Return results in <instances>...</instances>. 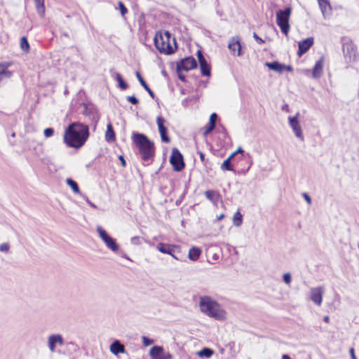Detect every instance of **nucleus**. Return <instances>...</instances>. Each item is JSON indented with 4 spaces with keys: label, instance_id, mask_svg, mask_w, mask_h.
Instances as JSON below:
<instances>
[{
    "label": "nucleus",
    "instance_id": "obj_1",
    "mask_svg": "<svg viewBox=\"0 0 359 359\" xmlns=\"http://www.w3.org/2000/svg\"><path fill=\"white\" fill-rule=\"evenodd\" d=\"M88 137V126L79 122H74L65 129L64 142L69 147L79 149L86 143Z\"/></svg>",
    "mask_w": 359,
    "mask_h": 359
},
{
    "label": "nucleus",
    "instance_id": "obj_2",
    "mask_svg": "<svg viewBox=\"0 0 359 359\" xmlns=\"http://www.w3.org/2000/svg\"><path fill=\"white\" fill-rule=\"evenodd\" d=\"M132 140L144 161H153L155 155V146L154 142L150 140L143 133L133 132Z\"/></svg>",
    "mask_w": 359,
    "mask_h": 359
},
{
    "label": "nucleus",
    "instance_id": "obj_3",
    "mask_svg": "<svg viewBox=\"0 0 359 359\" xmlns=\"http://www.w3.org/2000/svg\"><path fill=\"white\" fill-rule=\"evenodd\" d=\"M199 307L201 311L206 316L216 320L225 318V312L220 305L208 296H203L200 298Z\"/></svg>",
    "mask_w": 359,
    "mask_h": 359
},
{
    "label": "nucleus",
    "instance_id": "obj_4",
    "mask_svg": "<svg viewBox=\"0 0 359 359\" xmlns=\"http://www.w3.org/2000/svg\"><path fill=\"white\" fill-rule=\"evenodd\" d=\"M154 41L156 48L161 53L170 55L177 48L175 39L172 38L168 31L156 33Z\"/></svg>",
    "mask_w": 359,
    "mask_h": 359
},
{
    "label": "nucleus",
    "instance_id": "obj_5",
    "mask_svg": "<svg viewBox=\"0 0 359 359\" xmlns=\"http://www.w3.org/2000/svg\"><path fill=\"white\" fill-rule=\"evenodd\" d=\"M291 12V8L287 7L283 10H278L276 13V23L281 32L285 35L288 34L290 30L289 19Z\"/></svg>",
    "mask_w": 359,
    "mask_h": 359
},
{
    "label": "nucleus",
    "instance_id": "obj_6",
    "mask_svg": "<svg viewBox=\"0 0 359 359\" xmlns=\"http://www.w3.org/2000/svg\"><path fill=\"white\" fill-rule=\"evenodd\" d=\"M170 163L172 165L174 170L177 172L181 171L185 167L183 156L177 148L172 149Z\"/></svg>",
    "mask_w": 359,
    "mask_h": 359
},
{
    "label": "nucleus",
    "instance_id": "obj_7",
    "mask_svg": "<svg viewBox=\"0 0 359 359\" xmlns=\"http://www.w3.org/2000/svg\"><path fill=\"white\" fill-rule=\"evenodd\" d=\"M97 231L100 238L109 249L113 252H116L118 250V245L116 243L115 239L109 236L105 230L100 226H97Z\"/></svg>",
    "mask_w": 359,
    "mask_h": 359
},
{
    "label": "nucleus",
    "instance_id": "obj_8",
    "mask_svg": "<svg viewBox=\"0 0 359 359\" xmlns=\"http://www.w3.org/2000/svg\"><path fill=\"white\" fill-rule=\"evenodd\" d=\"M344 58L348 63L355 62L358 60V55L355 46L351 43H346L343 45Z\"/></svg>",
    "mask_w": 359,
    "mask_h": 359
},
{
    "label": "nucleus",
    "instance_id": "obj_9",
    "mask_svg": "<svg viewBox=\"0 0 359 359\" xmlns=\"http://www.w3.org/2000/svg\"><path fill=\"white\" fill-rule=\"evenodd\" d=\"M197 67V62L194 57H187L182 59L177 64V72L182 70L189 71Z\"/></svg>",
    "mask_w": 359,
    "mask_h": 359
},
{
    "label": "nucleus",
    "instance_id": "obj_10",
    "mask_svg": "<svg viewBox=\"0 0 359 359\" xmlns=\"http://www.w3.org/2000/svg\"><path fill=\"white\" fill-rule=\"evenodd\" d=\"M165 120L161 116L156 118V123L158 126V132L161 135V141L163 142L168 143L170 142V139L168 135V128L164 125Z\"/></svg>",
    "mask_w": 359,
    "mask_h": 359
},
{
    "label": "nucleus",
    "instance_id": "obj_11",
    "mask_svg": "<svg viewBox=\"0 0 359 359\" xmlns=\"http://www.w3.org/2000/svg\"><path fill=\"white\" fill-rule=\"evenodd\" d=\"M64 344L65 341L63 337L60 334H50L48 338V346L51 352H54L55 351L57 345L62 346Z\"/></svg>",
    "mask_w": 359,
    "mask_h": 359
},
{
    "label": "nucleus",
    "instance_id": "obj_12",
    "mask_svg": "<svg viewBox=\"0 0 359 359\" xmlns=\"http://www.w3.org/2000/svg\"><path fill=\"white\" fill-rule=\"evenodd\" d=\"M310 292L311 301L315 304L320 306L323 301V294L324 293L323 287L321 286L312 287L311 288Z\"/></svg>",
    "mask_w": 359,
    "mask_h": 359
},
{
    "label": "nucleus",
    "instance_id": "obj_13",
    "mask_svg": "<svg viewBox=\"0 0 359 359\" xmlns=\"http://www.w3.org/2000/svg\"><path fill=\"white\" fill-rule=\"evenodd\" d=\"M228 48L234 55L241 56V45L240 42V37L238 36H233L231 38Z\"/></svg>",
    "mask_w": 359,
    "mask_h": 359
},
{
    "label": "nucleus",
    "instance_id": "obj_14",
    "mask_svg": "<svg viewBox=\"0 0 359 359\" xmlns=\"http://www.w3.org/2000/svg\"><path fill=\"white\" fill-rule=\"evenodd\" d=\"M198 60L200 65V69L203 76H210V67L204 57L201 50L197 52Z\"/></svg>",
    "mask_w": 359,
    "mask_h": 359
},
{
    "label": "nucleus",
    "instance_id": "obj_15",
    "mask_svg": "<svg viewBox=\"0 0 359 359\" xmlns=\"http://www.w3.org/2000/svg\"><path fill=\"white\" fill-rule=\"evenodd\" d=\"M298 115L299 114H297V115L293 117H289V124L290 127L292 128L295 135L303 141L304 136L302 135L301 126L297 120Z\"/></svg>",
    "mask_w": 359,
    "mask_h": 359
},
{
    "label": "nucleus",
    "instance_id": "obj_16",
    "mask_svg": "<svg viewBox=\"0 0 359 359\" xmlns=\"http://www.w3.org/2000/svg\"><path fill=\"white\" fill-rule=\"evenodd\" d=\"M314 39L313 37H309L304 40H302L298 43V52L299 56H302L306 53L309 49L313 46Z\"/></svg>",
    "mask_w": 359,
    "mask_h": 359
},
{
    "label": "nucleus",
    "instance_id": "obj_17",
    "mask_svg": "<svg viewBox=\"0 0 359 359\" xmlns=\"http://www.w3.org/2000/svg\"><path fill=\"white\" fill-rule=\"evenodd\" d=\"M156 248L163 254H172V252H176V251L178 250L179 247L175 245L159 243L157 244Z\"/></svg>",
    "mask_w": 359,
    "mask_h": 359
},
{
    "label": "nucleus",
    "instance_id": "obj_18",
    "mask_svg": "<svg viewBox=\"0 0 359 359\" xmlns=\"http://www.w3.org/2000/svg\"><path fill=\"white\" fill-rule=\"evenodd\" d=\"M320 8L324 18L331 15L332 6L329 0H318Z\"/></svg>",
    "mask_w": 359,
    "mask_h": 359
},
{
    "label": "nucleus",
    "instance_id": "obj_19",
    "mask_svg": "<svg viewBox=\"0 0 359 359\" xmlns=\"http://www.w3.org/2000/svg\"><path fill=\"white\" fill-rule=\"evenodd\" d=\"M110 351L117 355L119 353H123L126 351L125 346L118 340H115L110 345Z\"/></svg>",
    "mask_w": 359,
    "mask_h": 359
},
{
    "label": "nucleus",
    "instance_id": "obj_20",
    "mask_svg": "<svg viewBox=\"0 0 359 359\" xmlns=\"http://www.w3.org/2000/svg\"><path fill=\"white\" fill-rule=\"evenodd\" d=\"M163 354V348L159 346H153L149 351L151 359H161Z\"/></svg>",
    "mask_w": 359,
    "mask_h": 359
},
{
    "label": "nucleus",
    "instance_id": "obj_21",
    "mask_svg": "<svg viewBox=\"0 0 359 359\" xmlns=\"http://www.w3.org/2000/svg\"><path fill=\"white\" fill-rule=\"evenodd\" d=\"M265 65L269 67V69L275 71L278 73H282L284 71L285 65L280 63L278 61H273L272 62H266Z\"/></svg>",
    "mask_w": 359,
    "mask_h": 359
},
{
    "label": "nucleus",
    "instance_id": "obj_22",
    "mask_svg": "<svg viewBox=\"0 0 359 359\" xmlns=\"http://www.w3.org/2000/svg\"><path fill=\"white\" fill-rule=\"evenodd\" d=\"M323 59L320 58L319 60H318L313 69V76L314 78H319L322 74V70H323Z\"/></svg>",
    "mask_w": 359,
    "mask_h": 359
},
{
    "label": "nucleus",
    "instance_id": "obj_23",
    "mask_svg": "<svg viewBox=\"0 0 359 359\" xmlns=\"http://www.w3.org/2000/svg\"><path fill=\"white\" fill-rule=\"evenodd\" d=\"M136 76L140 81L141 86L148 92L149 95L154 99L155 97V95L154 92L151 90L149 86L147 84L142 76H141L139 72H136Z\"/></svg>",
    "mask_w": 359,
    "mask_h": 359
},
{
    "label": "nucleus",
    "instance_id": "obj_24",
    "mask_svg": "<svg viewBox=\"0 0 359 359\" xmlns=\"http://www.w3.org/2000/svg\"><path fill=\"white\" fill-rule=\"evenodd\" d=\"M116 139L115 133L111 123H109L105 132V140L108 142H114Z\"/></svg>",
    "mask_w": 359,
    "mask_h": 359
},
{
    "label": "nucleus",
    "instance_id": "obj_25",
    "mask_svg": "<svg viewBox=\"0 0 359 359\" xmlns=\"http://www.w3.org/2000/svg\"><path fill=\"white\" fill-rule=\"evenodd\" d=\"M201 254V250L197 247H192L189 251V258L192 261H196Z\"/></svg>",
    "mask_w": 359,
    "mask_h": 359
},
{
    "label": "nucleus",
    "instance_id": "obj_26",
    "mask_svg": "<svg viewBox=\"0 0 359 359\" xmlns=\"http://www.w3.org/2000/svg\"><path fill=\"white\" fill-rule=\"evenodd\" d=\"M111 76L118 81V86L121 90H126L128 88L127 83L123 79L121 75L118 72L111 73Z\"/></svg>",
    "mask_w": 359,
    "mask_h": 359
},
{
    "label": "nucleus",
    "instance_id": "obj_27",
    "mask_svg": "<svg viewBox=\"0 0 359 359\" xmlns=\"http://www.w3.org/2000/svg\"><path fill=\"white\" fill-rule=\"evenodd\" d=\"M206 198L212 203H216L218 200L219 194L214 190H208L205 192Z\"/></svg>",
    "mask_w": 359,
    "mask_h": 359
},
{
    "label": "nucleus",
    "instance_id": "obj_28",
    "mask_svg": "<svg viewBox=\"0 0 359 359\" xmlns=\"http://www.w3.org/2000/svg\"><path fill=\"white\" fill-rule=\"evenodd\" d=\"M8 65L5 64H0V81L3 79L4 76L9 78L12 73L7 70Z\"/></svg>",
    "mask_w": 359,
    "mask_h": 359
},
{
    "label": "nucleus",
    "instance_id": "obj_29",
    "mask_svg": "<svg viewBox=\"0 0 359 359\" xmlns=\"http://www.w3.org/2000/svg\"><path fill=\"white\" fill-rule=\"evenodd\" d=\"M37 13L40 16H43L45 13L44 0L35 1Z\"/></svg>",
    "mask_w": 359,
    "mask_h": 359
},
{
    "label": "nucleus",
    "instance_id": "obj_30",
    "mask_svg": "<svg viewBox=\"0 0 359 359\" xmlns=\"http://www.w3.org/2000/svg\"><path fill=\"white\" fill-rule=\"evenodd\" d=\"M66 182L72 188L74 193L79 194L80 192L79 187L74 180L71 178H67L66 180Z\"/></svg>",
    "mask_w": 359,
    "mask_h": 359
},
{
    "label": "nucleus",
    "instance_id": "obj_31",
    "mask_svg": "<svg viewBox=\"0 0 359 359\" xmlns=\"http://www.w3.org/2000/svg\"><path fill=\"white\" fill-rule=\"evenodd\" d=\"M213 353L214 351L211 348H203L198 353V355L200 357L210 358L213 355Z\"/></svg>",
    "mask_w": 359,
    "mask_h": 359
},
{
    "label": "nucleus",
    "instance_id": "obj_32",
    "mask_svg": "<svg viewBox=\"0 0 359 359\" xmlns=\"http://www.w3.org/2000/svg\"><path fill=\"white\" fill-rule=\"evenodd\" d=\"M242 215L241 213L239 212V211H237L234 215H233V224L236 226H240L242 224Z\"/></svg>",
    "mask_w": 359,
    "mask_h": 359
},
{
    "label": "nucleus",
    "instance_id": "obj_33",
    "mask_svg": "<svg viewBox=\"0 0 359 359\" xmlns=\"http://www.w3.org/2000/svg\"><path fill=\"white\" fill-rule=\"evenodd\" d=\"M20 48L25 52H28L29 50V45L25 36H22L20 39Z\"/></svg>",
    "mask_w": 359,
    "mask_h": 359
},
{
    "label": "nucleus",
    "instance_id": "obj_34",
    "mask_svg": "<svg viewBox=\"0 0 359 359\" xmlns=\"http://www.w3.org/2000/svg\"><path fill=\"white\" fill-rule=\"evenodd\" d=\"M221 169L222 170H229V171L233 170V167L231 163V160H229V158H226L223 162V163L221 165Z\"/></svg>",
    "mask_w": 359,
    "mask_h": 359
},
{
    "label": "nucleus",
    "instance_id": "obj_35",
    "mask_svg": "<svg viewBox=\"0 0 359 359\" xmlns=\"http://www.w3.org/2000/svg\"><path fill=\"white\" fill-rule=\"evenodd\" d=\"M118 7L122 16H124L128 13V9L122 1H118Z\"/></svg>",
    "mask_w": 359,
    "mask_h": 359
},
{
    "label": "nucleus",
    "instance_id": "obj_36",
    "mask_svg": "<svg viewBox=\"0 0 359 359\" xmlns=\"http://www.w3.org/2000/svg\"><path fill=\"white\" fill-rule=\"evenodd\" d=\"M217 118V114L216 113H212L210 116L209 123L215 126Z\"/></svg>",
    "mask_w": 359,
    "mask_h": 359
},
{
    "label": "nucleus",
    "instance_id": "obj_37",
    "mask_svg": "<svg viewBox=\"0 0 359 359\" xmlns=\"http://www.w3.org/2000/svg\"><path fill=\"white\" fill-rule=\"evenodd\" d=\"M283 281L289 285L290 284L291 281H292V277H291V275L290 273H285L283 274Z\"/></svg>",
    "mask_w": 359,
    "mask_h": 359
},
{
    "label": "nucleus",
    "instance_id": "obj_38",
    "mask_svg": "<svg viewBox=\"0 0 359 359\" xmlns=\"http://www.w3.org/2000/svg\"><path fill=\"white\" fill-rule=\"evenodd\" d=\"M54 133V130L52 128H47L44 130L43 134L46 137H51Z\"/></svg>",
    "mask_w": 359,
    "mask_h": 359
},
{
    "label": "nucleus",
    "instance_id": "obj_39",
    "mask_svg": "<svg viewBox=\"0 0 359 359\" xmlns=\"http://www.w3.org/2000/svg\"><path fill=\"white\" fill-rule=\"evenodd\" d=\"M130 243L133 245H140L141 244L140 237H139V236H133V237H132L131 239H130Z\"/></svg>",
    "mask_w": 359,
    "mask_h": 359
},
{
    "label": "nucleus",
    "instance_id": "obj_40",
    "mask_svg": "<svg viewBox=\"0 0 359 359\" xmlns=\"http://www.w3.org/2000/svg\"><path fill=\"white\" fill-rule=\"evenodd\" d=\"M127 100L133 104H137L139 103L138 99L135 96H128Z\"/></svg>",
    "mask_w": 359,
    "mask_h": 359
},
{
    "label": "nucleus",
    "instance_id": "obj_41",
    "mask_svg": "<svg viewBox=\"0 0 359 359\" xmlns=\"http://www.w3.org/2000/svg\"><path fill=\"white\" fill-rule=\"evenodd\" d=\"M253 37L259 44H263L265 41L260 38L255 32L253 33Z\"/></svg>",
    "mask_w": 359,
    "mask_h": 359
},
{
    "label": "nucleus",
    "instance_id": "obj_42",
    "mask_svg": "<svg viewBox=\"0 0 359 359\" xmlns=\"http://www.w3.org/2000/svg\"><path fill=\"white\" fill-rule=\"evenodd\" d=\"M9 245L8 243H2L0 245V251L1 252H8L9 250Z\"/></svg>",
    "mask_w": 359,
    "mask_h": 359
},
{
    "label": "nucleus",
    "instance_id": "obj_43",
    "mask_svg": "<svg viewBox=\"0 0 359 359\" xmlns=\"http://www.w3.org/2000/svg\"><path fill=\"white\" fill-rule=\"evenodd\" d=\"M215 126H212L211 124L209 123L208 126L205 128V131H204V135H207L209 133H210L212 130H213L215 129Z\"/></svg>",
    "mask_w": 359,
    "mask_h": 359
},
{
    "label": "nucleus",
    "instance_id": "obj_44",
    "mask_svg": "<svg viewBox=\"0 0 359 359\" xmlns=\"http://www.w3.org/2000/svg\"><path fill=\"white\" fill-rule=\"evenodd\" d=\"M143 343L145 346H149L153 343V340L147 338V337H142Z\"/></svg>",
    "mask_w": 359,
    "mask_h": 359
},
{
    "label": "nucleus",
    "instance_id": "obj_45",
    "mask_svg": "<svg viewBox=\"0 0 359 359\" xmlns=\"http://www.w3.org/2000/svg\"><path fill=\"white\" fill-rule=\"evenodd\" d=\"M303 197L309 205L311 204V198L309 194H307L306 193H304Z\"/></svg>",
    "mask_w": 359,
    "mask_h": 359
},
{
    "label": "nucleus",
    "instance_id": "obj_46",
    "mask_svg": "<svg viewBox=\"0 0 359 359\" xmlns=\"http://www.w3.org/2000/svg\"><path fill=\"white\" fill-rule=\"evenodd\" d=\"M177 74H178V78L182 81H186V76L184 74H182L181 73V71L180 72H177Z\"/></svg>",
    "mask_w": 359,
    "mask_h": 359
},
{
    "label": "nucleus",
    "instance_id": "obj_47",
    "mask_svg": "<svg viewBox=\"0 0 359 359\" xmlns=\"http://www.w3.org/2000/svg\"><path fill=\"white\" fill-rule=\"evenodd\" d=\"M197 153H198V154H199V156H200L201 161L202 162H205V154H204L202 151H197Z\"/></svg>",
    "mask_w": 359,
    "mask_h": 359
},
{
    "label": "nucleus",
    "instance_id": "obj_48",
    "mask_svg": "<svg viewBox=\"0 0 359 359\" xmlns=\"http://www.w3.org/2000/svg\"><path fill=\"white\" fill-rule=\"evenodd\" d=\"M118 158L121 161V165L123 167H125L126 165V160H125L124 157L121 155V156H118Z\"/></svg>",
    "mask_w": 359,
    "mask_h": 359
},
{
    "label": "nucleus",
    "instance_id": "obj_49",
    "mask_svg": "<svg viewBox=\"0 0 359 359\" xmlns=\"http://www.w3.org/2000/svg\"><path fill=\"white\" fill-rule=\"evenodd\" d=\"M350 352V354H351V359H357L355 355V353H354V348H351L349 351Z\"/></svg>",
    "mask_w": 359,
    "mask_h": 359
},
{
    "label": "nucleus",
    "instance_id": "obj_50",
    "mask_svg": "<svg viewBox=\"0 0 359 359\" xmlns=\"http://www.w3.org/2000/svg\"><path fill=\"white\" fill-rule=\"evenodd\" d=\"M284 70H287L288 72H292V68L290 65H285Z\"/></svg>",
    "mask_w": 359,
    "mask_h": 359
},
{
    "label": "nucleus",
    "instance_id": "obj_51",
    "mask_svg": "<svg viewBox=\"0 0 359 359\" xmlns=\"http://www.w3.org/2000/svg\"><path fill=\"white\" fill-rule=\"evenodd\" d=\"M235 152L236 153V154L239 153L242 154L244 152V150L241 147H239Z\"/></svg>",
    "mask_w": 359,
    "mask_h": 359
},
{
    "label": "nucleus",
    "instance_id": "obj_52",
    "mask_svg": "<svg viewBox=\"0 0 359 359\" xmlns=\"http://www.w3.org/2000/svg\"><path fill=\"white\" fill-rule=\"evenodd\" d=\"M171 255L174 259L177 260H180V259L175 255V252H172V254H169Z\"/></svg>",
    "mask_w": 359,
    "mask_h": 359
},
{
    "label": "nucleus",
    "instance_id": "obj_53",
    "mask_svg": "<svg viewBox=\"0 0 359 359\" xmlns=\"http://www.w3.org/2000/svg\"><path fill=\"white\" fill-rule=\"evenodd\" d=\"M236 155V153L234 151L227 158H229V160H231Z\"/></svg>",
    "mask_w": 359,
    "mask_h": 359
},
{
    "label": "nucleus",
    "instance_id": "obj_54",
    "mask_svg": "<svg viewBox=\"0 0 359 359\" xmlns=\"http://www.w3.org/2000/svg\"><path fill=\"white\" fill-rule=\"evenodd\" d=\"M329 320H330V318L328 316H324L323 318V320L325 322V323H328L329 322Z\"/></svg>",
    "mask_w": 359,
    "mask_h": 359
},
{
    "label": "nucleus",
    "instance_id": "obj_55",
    "mask_svg": "<svg viewBox=\"0 0 359 359\" xmlns=\"http://www.w3.org/2000/svg\"><path fill=\"white\" fill-rule=\"evenodd\" d=\"M224 214H221L220 215H219L217 217V219L218 220H221L222 218H224Z\"/></svg>",
    "mask_w": 359,
    "mask_h": 359
},
{
    "label": "nucleus",
    "instance_id": "obj_56",
    "mask_svg": "<svg viewBox=\"0 0 359 359\" xmlns=\"http://www.w3.org/2000/svg\"><path fill=\"white\" fill-rule=\"evenodd\" d=\"M87 202L88 204H90V206L95 208V205L93 203H91L88 199H87Z\"/></svg>",
    "mask_w": 359,
    "mask_h": 359
},
{
    "label": "nucleus",
    "instance_id": "obj_57",
    "mask_svg": "<svg viewBox=\"0 0 359 359\" xmlns=\"http://www.w3.org/2000/svg\"><path fill=\"white\" fill-rule=\"evenodd\" d=\"M287 107V105H285L284 107H283V109H286Z\"/></svg>",
    "mask_w": 359,
    "mask_h": 359
},
{
    "label": "nucleus",
    "instance_id": "obj_58",
    "mask_svg": "<svg viewBox=\"0 0 359 359\" xmlns=\"http://www.w3.org/2000/svg\"><path fill=\"white\" fill-rule=\"evenodd\" d=\"M287 107V105H285L284 107H283V109H286Z\"/></svg>",
    "mask_w": 359,
    "mask_h": 359
}]
</instances>
